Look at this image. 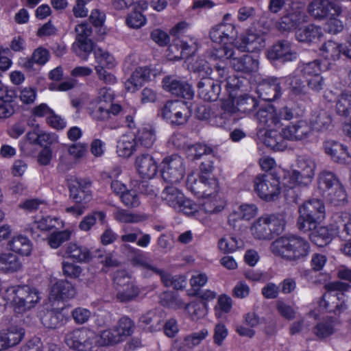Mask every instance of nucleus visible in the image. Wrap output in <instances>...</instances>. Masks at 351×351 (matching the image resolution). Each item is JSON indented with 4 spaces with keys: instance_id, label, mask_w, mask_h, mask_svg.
<instances>
[{
    "instance_id": "obj_26",
    "label": "nucleus",
    "mask_w": 351,
    "mask_h": 351,
    "mask_svg": "<svg viewBox=\"0 0 351 351\" xmlns=\"http://www.w3.org/2000/svg\"><path fill=\"white\" fill-rule=\"evenodd\" d=\"M76 290L74 286L69 281L59 280L53 283L50 289V300H65L74 298Z\"/></svg>"
},
{
    "instance_id": "obj_2",
    "label": "nucleus",
    "mask_w": 351,
    "mask_h": 351,
    "mask_svg": "<svg viewBox=\"0 0 351 351\" xmlns=\"http://www.w3.org/2000/svg\"><path fill=\"white\" fill-rule=\"evenodd\" d=\"M311 133L307 123L302 119L278 131L277 128L265 130L263 139L264 145L274 151H284L287 149V141H298L306 139Z\"/></svg>"
},
{
    "instance_id": "obj_41",
    "label": "nucleus",
    "mask_w": 351,
    "mask_h": 351,
    "mask_svg": "<svg viewBox=\"0 0 351 351\" xmlns=\"http://www.w3.org/2000/svg\"><path fill=\"white\" fill-rule=\"evenodd\" d=\"M12 251L23 256H28L32 251V243L26 237H14L9 243Z\"/></svg>"
},
{
    "instance_id": "obj_28",
    "label": "nucleus",
    "mask_w": 351,
    "mask_h": 351,
    "mask_svg": "<svg viewBox=\"0 0 351 351\" xmlns=\"http://www.w3.org/2000/svg\"><path fill=\"white\" fill-rule=\"evenodd\" d=\"M165 317V313L162 311H149L141 315L139 323L149 331L156 332L162 328Z\"/></svg>"
},
{
    "instance_id": "obj_62",
    "label": "nucleus",
    "mask_w": 351,
    "mask_h": 351,
    "mask_svg": "<svg viewBox=\"0 0 351 351\" xmlns=\"http://www.w3.org/2000/svg\"><path fill=\"white\" fill-rule=\"evenodd\" d=\"M120 199L123 204L128 207H136L140 204L138 195L135 191L126 190Z\"/></svg>"
},
{
    "instance_id": "obj_22",
    "label": "nucleus",
    "mask_w": 351,
    "mask_h": 351,
    "mask_svg": "<svg viewBox=\"0 0 351 351\" xmlns=\"http://www.w3.org/2000/svg\"><path fill=\"white\" fill-rule=\"evenodd\" d=\"M258 68V56L254 53H250V54L243 55V74L245 73L249 75L248 80L251 86H261L263 81L269 77L267 76L262 77L259 74L256 73ZM262 86H264L262 85Z\"/></svg>"
},
{
    "instance_id": "obj_13",
    "label": "nucleus",
    "mask_w": 351,
    "mask_h": 351,
    "mask_svg": "<svg viewBox=\"0 0 351 351\" xmlns=\"http://www.w3.org/2000/svg\"><path fill=\"white\" fill-rule=\"evenodd\" d=\"M116 299L123 303L134 300L139 295V288L123 270L117 271L114 277Z\"/></svg>"
},
{
    "instance_id": "obj_17",
    "label": "nucleus",
    "mask_w": 351,
    "mask_h": 351,
    "mask_svg": "<svg viewBox=\"0 0 351 351\" xmlns=\"http://www.w3.org/2000/svg\"><path fill=\"white\" fill-rule=\"evenodd\" d=\"M302 4H296L291 7V10L283 16L276 23V27L280 31L289 32L298 29L299 26L305 23L307 16L302 9Z\"/></svg>"
},
{
    "instance_id": "obj_12",
    "label": "nucleus",
    "mask_w": 351,
    "mask_h": 351,
    "mask_svg": "<svg viewBox=\"0 0 351 351\" xmlns=\"http://www.w3.org/2000/svg\"><path fill=\"white\" fill-rule=\"evenodd\" d=\"M161 199L169 206L186 215L195 213L198 206L191 200L186 199L183 193L173 185H168L161 193Z\"/></svg>"
},
{
    "instance_id": "obj_40",
    "label": "nucleus",
    "mask_w": 351,
    "mask_h": 351,
    "mask_svg": "<svg viewBox=\"0 0 351 351\" xmlns=\"http://www.w3.org/2000/svg\"><path fill=\"white\" fill-rule=\"evenodd\" d=\"M75 53L82 60H87L89 54L96 48H95L93 41L88 39H84L80 37L78 40H75L72 46Z\"/></svg>"
},
{
    "instance_id": "obj_4",
    "label": "nucleus",
    "mask_w": 351,
    "mask_h": 351,
    "mask_svg": "<svg viewBox=\"0 0 351 351\" xmlns=\"http://www.w3.org/2000/svg\"><path fill=\"white\" fill-rule=\"evenodd\" d=\"M273 252L289 261H304L311 251L309 242L295 234H287L272 243Z\"/></svg>"
},
{
    "instance_id": "obj_55",
    "label": "nucleus",
    "mask_w": 351,
    "mask_h": 351,
    "mask_svg": "<svg viewBox=\"0 0 351 351\" xmlns=\"http://www.w3.org/2000/svg\"><path fill=\"white\" fill-rule=\"evenodd\" d=\"M94 55L96 62L98 63L97 66H101L103 69L104 67L111 69L114 66V59L108 51H104L101 48H97L95 49Z\"/></svg>"
},
{
    "instance_id": "obj_46",
    "label": "nucleus",
    "mask_w": 351,
    "mask_h": 351,
    "mask_svg": "<svg viewBox=\"0 0 351 351\" xmlns=\"http://www.w3.org/2000/svg\"><path fill=\"white\" fill-rule=\"evenodd\" d=\"M136 137L138 147L143 146L149 148L154 145L156 141L155 132L151 128H143L139 130Z\"/></svg>"
},
{
    "instance_id": "obj_19",
    "label": "nucleus",
    "mask_w": 351,
    "mask_h": 351,
    "mask_svg": "<svg viewBox=\"0 0 351 351\" xmlns=\"http://www.w3.org/2000/svg\"><path fill=\"white\" fill-rule=\"evenodd\" d=\"M308 12L315 19L322 21L328 18L332 13L340 15L341 8L329 0H313L308 5Z\"/></svg>"
},
{
    "instance_id": "obj_56",
    "label": "nucleus",
    "mask_w": 351,
    "mask_h": 351,
    "mask_svg": "<svg viewBox=\"0 0 351 351\" xmlns=\"http://www.w3.org/2000/svg\"><path fill=\"white\" fill-rule=\"evenodd\" d=\"M5 335L6 343L8 348L19 344L24 337L25 332L21 328L11 327L6 332H3Z\"/></svg>"
},
{
    "instance_id": "obj_11",
    "label": "nucleus",
    "mask_w": 351,
    "mask_h": 351,
    "mask_svg": "<svg viewBox=\"0 0 351 351\" xmlns=\"http://www.w3.org/2000/svg\"><path fill=\"white\" fill-rule=\"evenodd\" d=\"M191 108L188 102L182 100L169 101L160 109V115L172 126L182 125L191 116Z\"/></svg>"
},
{
    "instance_id": "obj_51",
    "label": "nucleus",
    "mask_w": 351,
    "mask_h": 351,
    "mask_svg": "<svg viewBox=\"0 0 351 351\" xmlns=\"http://www.w3.org/2000/svg\"><path fill=\"white\" fill-rule=\"evenodd\" d=\"M132 264L134 266L142 267L152 271H158V268L151 264V260L147 255L139 250H135L134 254L131 259Z\"/></svg>"
},
{
    "instance_id": "obj_36",
    "label": "nucleus",
    "mask_w": 351,
    "mask_h": 351,
    "mask_svg": "<svg viewBox=\"0 0 351 351\" xmlns=\"http://www.w3.org/2000/svg\"><path fill=\"white\" fill-rule=\"evenodd\" d=\"M64 254L66 257L76 262H87L90 258L89 250L77 243H69L65 249Z\"/></svg>"
},
{
    "instance_id": "obj_14",
    "label": "nucleus",
    "mask_w": 351,
    "mask_h": 351,
    "mask_svg": "<svg viewBox=\"0 0 351 351\" xmlns=\"http://www.w3.org/2000/svg\"><path fill=\"white\" fill-rule=\"evenodd\" d=\"M282 179L281 185L286 202L289 204H298L301 200L302 188L306 187L298 180L296 172H290V170L281 171Z\"/></svg>"
},
{
    "instance_id": "obj_6",
    "label": "nucleus",
    "mask_w": 351,
    "mask_h": 351,
    "mask_svg": "<svg viewBox=\"0 0 351 351\" xmlns=\"http://www.w3.org/2000/svg\"><path fill=\"white\" fill-rule=\"evenodd\" d=\"M3 297L12 305L16 314H23L32 310L40 300L38 290L27 285L10 287Z\"/></svg>"
},
{
    "instance_id": "obj_53",
    "label": "nucleus",
    "mask_w": 351,
    "mask_h": 351,
    "mask_svg": "<svg viewBox=\"0 0 351 351\" xmlns=\"http://www.w3.org/2000/svg\"><path fill=\"white\" fill-rule=\"evenodd\" d=\"M134 326L131 319L128 317H123L119 320L117 325L114 329L118 333L121 341H122L123 337H128L132 334Z\"/></svg>"
},
{
    "instance_id": "obj_63",
    "label": "nucleus",
    "mask_w": 351,
    "mask_h": 351,
    "mask_svg": "<svg viewBox=\"0 0 351 351\" xmlns=\"http://www.w3.org/2000/svg\"><path fill=\"white\" fill-rule=\"evenodd\" d=\"M204 201L201 203L199 208L206 213H214L221 210V206L217 205L216 196L202 197Z\"/></svg>"
},
{
    "instance_id": "obj_61",
    "label": "nucleus",
    "mask_w": 351,
    "mask_h": 351,
    "mask_svg": "<svg viewBox=\"0 0 351 351\" xmlns=\"http://www.w3.org/2000/svg\"><path fill=\"white\" fill-rule=\"evenodd\" d=\"M146 17L141 12L133 11L126 18V24L131 28L138 29L146 23Z\"/></svg>"
},
{
    "instance_id": "obj_35",
    "label": "nucleus",
    "mask_w": 351,
    "mask_h": 351,
    "mask_svg": "<svg viewBox=\"0 0 351 351\" xmlns=\"http://www.w3.org/2000/svg\"><path fill=\"white\" fill-rule=\"evenodd\" d=\"M56 219L49 216L42 217L29 223L26 230L31 233L32 237L37 238L40 236V232L50 230L56 228Z\"/></svg>"
},
{
    "instance_id": "obj_27",
    "label": "nucleus",
    "mask_w": 351,
    "mask_h": 351,
    "mask_svg": "<svg viewBox=\"0 0 351 351\" xmlns=\"http://www.w3.org/2000/svg\"><path fill=\"white\" fill-rule=\"evenodd\" d=\"M135 167L142 178H153L157 173L158 165L154 158L149 154H141L136 158Z\"/></svg>"
},
{
    "instance_id": "obj_47",
    "label": "nucleus",
    "mask_w": 351,
    "mask_h": 351,
    "mask_svg": "<svg viewBox=\"0 0 351 351\" xmlns=\"http://www.w3.org/2000/svg\"><path fill=\"white\" fill-rule=\"evenodd\" d=\"M160 302L173 309L184 308L185 303L178 295L173 292H164L160 295Z\"/></svg>"
},
{
    "instance_id": "obj_44",
    "label": "nucleus",
    "mask_w": 351,
    "mask_h": 351,
    "mask_svg": "<svg viewBox=\"0 0 351 351\" xmlns=\"http://www.w3.org/2000/svg\"><path fill=\"white\" fill-rule=\"evenodd\" d=\"M106 213L104 211H93L85 216L79 224V228L82 231H88L96 223L97 220L103 224L106 219Z\"/></svg>"
},
{
    "instance_id": "obj_42",
    "label": "nucleus",
    "mask_w": 351,
    "mask_h": 351,
    "mask_svg": "<svg viewBox=\"0 0 351 351\" xmlns=\"http://www.w3.org/2000/svg\"><path fill=\"white\" fill-rule=\"evenodd\" d=\"M304 113V109L296 104H291L284 106L277 112L278 117H279V127L282 119L290 121L294 118L302 117Z\"/></svg>"
},
{
    "instance_id": "obj_33",
    "label": "nucleus",
    "mask_w": 351,
    "mask_h": 351,
    "mask_svg": "<svg viewBox=\"0 0 351 351\" xmlns=\"http://www.w3.org/2000/svg\"><path fill=\"white\" fill-rule=\"evenodd\" d=\"M337 114L344 117H350V121L343 125V132L351 138V93L342 95L336 106Z\"/></svg>"
},
{
    "instance_id": "obj_43",
    "label": "nucleus",
    "mask_w": 351,
    "mask_h": 351,
    "mask_svg": "<svg viewBox=\"0 0 351 351\" xmlns=\"http://www.w3.org/2000/svg\"><path fill=\"white\" fill-rule=\"evenodd\" d=\"M204 177V175L199 176L198 173L195 172H191L187 176L186 182V187L198 198L202 197V193H204L202 191V187L204 186L203 184Z\"/></svg>"
},
{
    "instance_id": "obj_1",
    "label": "nucleus",
    "mask_w": 351,
    "mask_h": 351,
    "mask_svg": "<svg viewBox=\"0 0 351 351\" xmlns=\"http://www.w3.org/2000/svg\"><path fill=\"white\" fill-rule=\"evenodd\" d=\"M321 65L318 60H315L300 65L293 74L289 77H267L261 85L284 86L291 88H317L324 85V79L321 75Z\"/></svg>"
},
{
    "instance_id": "obj_7",
    "label": "nucleus",
    "mask_w": 351,
    "mask_h": 351,
    "mask_svg": "<svg viewBox=\"0 0 351 351\" xmlns=\"http://www.w3.org/2000/svg\"><path fill=\"white\" fill-rule=\"evenodd\" d=\"M259 101L256 97L243 94V114L254 117L260 130L279 127V117L276 108L271 104L254 111L258 106Z\"/></svg>"
},
{
    "instance_id": "obj_24",
    "label": "nucleus",
    "mask_w": 351,
    "mask_h": 351,
    "mask_svg": "<svg viewBox=\"0 0 351 351\" xmlns=\"http://www.w3.org/2000/svg\"><path fill=\"white\" fill-rule=\"evenodd\" d=\"M267 57L270 60L291 62L296 60L297 52L292 48L290 43L282 41L275 44L268 51Z\"/></svg>"
},
{
    "instance_id": "obj_21",
    "label": "nucleus",
    "mask_w": 351,
    "mask_h": 351,
    "mask_svg": "<svg viewBox=\"0 0 351 351\" xmlns=\"http://www.w3.org/2000/svg\"><path fill=\"white\" fill-rule=\"evenodd\" d=\"M325 153L332 160L339 164H350L351 155L348 147L335 141H326L324 143Z\"/></svg>"
},
{
    "instance_id": "obj_59",
    "label": "nucleus",
    "mask_w": 351,
    "mask_h": 351,
    "mask_svg": "<svg viewBox=\"0 0 351 351\" xmlns=\"http://www.w3.org/2000/svg\"><path fill=\"white\" fill-rule=\"evenodd\" d=\"M203 184L204 186L202 187V191L204 193L202 197L217 196L219 186L218 182L215 178L206 177L205 176Z\"/></svg>"
},
{
    "instance_id": "obj_8",
    "label": "nucleus",
    "mask_w": 351,
    "mask_h": 351,
    "mask_svg": "<svg viewBox=\"0 0 351 351\" xmlns=\"http://www.w3.org/2000/svg\"><path fill=\"white\" fill-rule=\"evenodd\" d=\"M287 221L282 213L265 215L256 219L251 227L256 239L272 240L285 229Z\"/></svg>"
},
{
    "instance_id": "obj_31",
    "label": "nucleus",
    "mask_w": 351,
    "mask_h": 351,
    "mask_svg": "<svg viewBox=\"0 0 351 351\" xmlns=\"http://www.w3.org/2000/svg\"><path fill=\"white\" fill-rule=\"evenodd\" d=\"M345 46L333 40H328L319 48V55L330 63L339 60L343 55Z\"/></svg>"
},
{
    "instance_id": "obj_60",
    "label": "nucleus",
    "mask_w": 351,
    "mask_h": 351,
    "mask_svg": "<svg viewBox=\"0 0 351 351\" xmlns=\"http://www.w3.org/2000/svg\"><path fill=\"white\" fill-rule=\"evenodd\" d=\"M213 149L206 145L196 143L189 145L187 150L188 156L192 160L199 159L202 155L211 154Z\"/></svg>"
},
{
    "instance_id": "obj_52",
    "label": "nucleus",
    "mask_w": 351,
    "mask_h": 351,
    "mask_svg": "<svg viewBox=\"0 0 351 351\" xmlns=\"http://www.w3.org/2000/svg\"><path fill=\"white\" fill-rule=\"evenodd\" d=\"M162 83V88H191L193 86L184 77L176 75L165 76Z\"/></svg>"
},
{
    "instance_id": "obj_5",
    "label": "nucleus",
    "mask_w": 351,
    "mask_h": 351,
    "mask_svg": "<svg viewBox=\"0 0 351 351\" xmlns=\"http://www.w3.org/2000/svg\"><path fill=\"white\" fill-rule=\"evenodd\" d=\"M319 193L332 206H342L348 202L346 189L337 176L330 171H322L318 176Z\"/></svg>"
},
{
    "instance_id": "obj_32",
    "label": "nucleus",
    "mask_w": 351,
    "mask_h": 351,
    "mask_svg": "<svg viewBox=\"0 0 351 351\" xmlns=\"http://www.w3.org/2000/svg\"><path fill=\"white\" fill-rule=\"evenodd\" d=\"M138 148L135 134H128L121 136L117 145L118 155L123 158H129Z\"/></svg>"
},
{
    "instance_id": "obj_30",
    "label": "nucleus",
    "mask_w": 351,
    "mask_h": 351,
    "mask_svg": "<svg viewBox=\"0 0 351 351\" xmlns=\"http://www.w3.org/2000/svg\"><path fill=\"white\" fill-rule=\"evenodd\" d=\"M22 259L13 252L0 253V271L11 274L21 270Z\"/></svg>"
},
{
    "instance_id": "obj_16",
    "label": "nucleus",
    "mask_w": 351,
    "mask_h": 351,
    "mask_svg": "<svg viewBox=\"0 0 351 351\" xmlns=\"http://www.w3.org/2000/svg\"><path fill=\"white\" fill-rule=\"evenodd\" d=\"M184 172V161L180 156L172 155L164 159L161 174L165 182L177 183L183 178Z\"/></svg>"
},
{
    "instance_id": "obj_25",
    "label": "nucleus",
    "mask_w": 351,
    "mask_h": 351,
    "mask_svg": "<svg viewBox=\"0 0 351 351\" xmlns=\"http://www.w3.org/2000/svg\"><path fill=\"white\" fill-rule=\"evenodd\" d=\"M265 47L264 33L255 27L248 29L243 38V52L254 53Z\"/></svg>"
},
{
    "instance_id": "obj_18",
    "label": "nucleus",
    "mask_w": 351,
    "mask_h": 351,
    "mask_svg": "<svg viewBox=\"0 0 351 351\" xmlns=\"http://www.w3.org/2000/svg\"><path fill=\"white\" fill-rule=\"evenodd\" d=\"M91 183L84 180L75 178L68 179L70 198L77 204H86L92 199L90 190Z\"/></svg>"
},
{
    "instance_id": "obj_39",
    "label": "nucleus",
    "mask_w": 351,
    "mask_h": 351,
    "mask_svg": "<svg viewBox=\"0 0 351 351\" xmlns=\"http://www.w3.org/2000/svg\"><path fill=\"white\" fill-rule=\"evenodd\" d=\"M184 308L192 321H197L207 313V304L202 301H193L185 304Z\"/></svg>"
},
{
    "instance_id": "obj_64",
    "label": "nucleus",
    "mask_w": 351,
    "mask_h": 351,
    "mask_svg": "<svg viewBox=\"0 0 351 351\" xmlns=\"http://www.w3.org/2000/svg\"><path fill=\"white\" fill-rule=\"evenodd\" d=\"M339 16V15H335L332 13L326 19L328 21L326 23V29L328 32L331 34H337L343 29V25L342 22L337 19Z\"/></svg>"
},
{
    "instance_id": "obj_50",
    "label": "nucleus",
    "mask_w": 351,
    "mask_h": 351,
    "mask_svg": "<svg viewBox=\"0 0 351 351\" xmlns=\"http://www.w3.org/2000/svg\"><path fill=\"white\" fill-rule=\"evenodd\" d=\"M121 341L119 335L114 328L106 330L101 332L99 336L97 335L96 343L99 346H108L119 343Z\"/></svg>"
},
{
    "instance_id": "obj_34",
    "label": "nucleus",
    "mask_w": 351,
    "mask_h": 351,
    "mask_svg": "<svg viewBox=\"0 0 351 351\" xmlns=\"http://www.w3.org/2000/svg\"><path fill=\"white\" fill-rule=\"evenodd\" d=\"M295 36L300 42L317 43L324 36L322 28L315 25H308L304 27L298 28Z\"/></svg>"
},
{
    "instance_id": "obj_37",
    "label": "nucleus",
    "mask_w": 351,
    "mask_h": 351,
    "mask_svg": "<svg viewBox=\"0 0 351 351\" xmlns=\"http://www.w3.org/2000/svg\"><path fill=\"white\" fill-rule=\"evenodd\" d=\"M41 322L45 328L55 329L64 324L66 317L62 311L57 309H52L47 311L42 316Z\"/></svg>"
},
{
    "instance_id": "obj_20",
    "label": "nucleus",
    "mask_w": 351,
    "mask_h": 351,
    "mask_svg": "<svg viewBox=\"0 0 351 351\" xmlns=\"http://www.w3.org/2000/svg\"><path fill=\"white\" fill-rule=\"evenodd\" d=\"M235 54V51L229 48L228 45H221L219 48L214 47L208 50L205 56L209 61H221L223 59H230V64L232 68L237 72H241V59L234 57Z\"/></svg>"
},
{
    "instance_id": "obj_45",
    "label": "nucleus",
    "mask_w": 351,
    "mask_h": 351,
    "mask_svg": "<svg viewBox=\"0 0 351 351\" xmlns=\"http://www.w3.org/2000/svg\"><path fill=\"white\" fill-rule=\"evenodd\" d=\"M151 70L146 67L136 69L128 79V82L135 88L143 86L150 80Z\"/></svg>"
},
{
    "instance_id": "obj_23",
    "label": "nucleus",
    "mask_w": 351,
    "mask_h": 351,
    "mask_svg": "<svg viewBox=\"0 0 351 351\" xmlns=\"http://www.w3.org/2000/svg\"><path fill=\"white\" fill-rule=\"evenodd\" d=\"M298 170H292L290 172H296L298 174V180L304 186H308L315 175L316 164L315 161L309 156H300L297 161Z\"/></svg>"
},
{
    "instance_id": "obj_58",
    "label": "nucleus",
    "mask_w": 351,
    "mask_h": 351,
    "mask_svg": "<svg viewBox=\"0 0 351 351\" xmlns=\"http://www.w3.org/2000/svg\"><path fill=\"white\" fill-rule=\"evenodd\" d=\"M351 289V285L346 282H343L341 281H334L328 283L326 285V289L330 293L335 292V296L337 297L338 300L341 299V297L343 296L344 291H348Z\"/></svg>"
},
{
    "instance_id": "obj_15",
    "label": "nucleus",
    "mask_w": 351,
    "mask_h": 351,
    "mask_svg": "<svg viewBox=\"0 0 351 351\" xmlns=\"http://www.w3.org/2000/svg\"><path fill=\"white\" fill-rule=\"evenodd\" d=\"M97 335L88 330H75L65 336V343L73 350L90 351L96 343Z\"/></svg>"
},
{
    "instance_id": "obj_57",
    "label": "nucleus",
    "mask_w": 351,
    "mask_h": 351,
    "mask_svg": "<svg viewBox=\"0 0 351 351\" xmlns=\"http://www.w3.org/2000/svg\"><path fill=\"white\" fill-rule=\"evenodd\" d=\"M232 302L230 297L227 295H221L217 299V304L215 307V314L218 317H222L223 314L230 311Z\"/></svg>"
},
{
    "instance_id": "obj_9",
    "label": "nucleus",
    "mask_w": 351,
    "mask_h": 351,
    "mask_svg": "<svg viewBox=\"0 0 351 351\" xmlns=\"http://www.w3.org/2000/svg\"><path fill=\"white\" fill-rule=\"evenodd\" d=\"M297 226L300 230L308 232L315 229L325 218V205L322 199H311L299 207Z\"/></svg>"
},
{
    "instance_id": "obj_48",
    "label": "nucleus",
    "mask_w": 351,
    "mask_h": 351,
    "mask_svg": "<svg viewBox=\"0 0 351 351\" xmlns=\"http://www.w3.org/2000/svg\"><path fill=\"white\" fill-rule=\"evenodd\" d=\"M113 216L120 223H138L147 219L145 215L131 213L123 209H117Z\"/></svg>"
},
{
    "instance_id": "obj_3",
    "label": "nucleus",
    "mask_w": 351,
    "mask_h": 351,
    "mask_svg": "<svg viewBox=\"0 0 351 351\" xmlns=\"http://www.w3.org/2000/svg\"><path fill=\"white\" fill-rule=\"evenodd\" d=\"M335 223L311 230L310 239L318 247L329 244L338 235L342 240H351V214L348 212L336 213L333 216Z\"/></svg>"
},
{
    "instance_id": "obj_49",
    "label": "nucleus",
    "mask_w": 351,
    "mask_h": 351,
    "mask_svg": "<svg viewBox=\"0 0 351 351\" xmlns=\"http://www.w3.org/2000/svg\"><path fill=\"white\" fill-rule=\"evenodd\" d=\"M72 231L64 230L51 233L47 238L49 245L53 249L58 248L63 243L70 240Z\"/></svg>"
},
{
    "instance_id": "obj_38",
    "label": "nucleus",
    "mask_w": 351,
    "mask_h": 351,
    "mask_svg": "<svg viewBox=\"0 0 351 351\" xmlns=\"http://www.w3.org/2000/svg\"><path fill=\"white\" fill-rule=\"evenodd\" d=\"M335 319L326 317L313 328V333L320 339L330 337L335 332Z\"/></svg>"
},
{
    "instance_id": "obj_10",
    "label": "nucleus",
    "mask_w": 351,
    "mask_h": 351,
    "mask_svg": "<svg viewBox=\"0 0 351 351\" xmlns=\"http://www.w3.org/2000/svg\"><path fill=\"white\" fill-rule=\"evenodd\" d=\"M258 174L254 180V191L259 198L265 202H271L278 198L282 187L281 171Z\"/></svg>"
},
{
    "instance_id": "obj_54",
    "label": "nucleus",
    "mask_w": 351,
    "mask_h": 351,
    "mask_svg": "<svg viewBox=\"0 0 351 351\" xmlns=\"http://www.w3.org/2000/svg\"><path fill=\"white\" fill-rule=\"evenodd\" d=\"M208 335V331L206 328L193 332L184 337V346L189 349H192L198 346Z\"/></svg>"
},
{
    "instance_id": "obj_29",
    "label": "nucleus",
    "mask_w": 351,
    "mask_h": 351,
    "mask_svg": "<svg viewBox=\"0 0 351 351\" xmlns=\"http://www.w3.org/2000/svg\"><path fill=\"white\" fill-rule=\"evenodd\" d=\"M238 89H231L229 95L226 99L222 100L221 110L223 111L221 114V121L218 123L219 126L225 123L228 117L231 116L239 111V105L241 101V96L237 93Z\"/></svg>"
}]
</instances>
